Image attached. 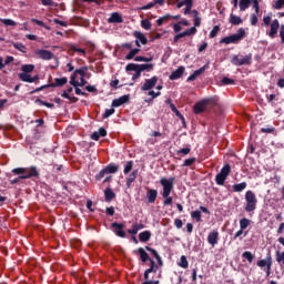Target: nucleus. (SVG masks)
<instances>
[{"mask_svg": "<svg viewBox=\"0 0 284 284\" xmlns=\"http://www.w3.org/2000/svg\"><path fill=\"white\" fill-rule=\"evenodd\" d=\"M100 136H108V131L104 128H100L91 135L92 141H99Z\"/></svg>", "mask_w": 284, "mask_h": 284, "instance_id": "obj_26", "label": "nucleus"}, {"mask_svg": "<svg viewBox=\"0 0 284 284\" xmlns=\"http://www.w3.org/2000/svg\"><path fill=\"white\" fill-rule=\"evenodd\" d=\"M231 63L233 65H252V53H248L247 55H233L231 59Z\"/></svg>", "mask_w": 284, "mask_h": 284, "instance_id": "obj_9", "label": "nucleus"}, {"mask_svg": "<svg viewBox=\"0 0 284 284\" xmlns=\"http://www.w3.org/2000/svg\"><path fill=\"white\" fill-rule=\"evenodd\" d=\"M125 71L126 72H135L132 75V81H136V79H141V70L139 69V67H136V63H129L125 67Z\"/></svg>", "mask_w": 284, "mask_h": 284, "instance_id": "obj_14", "label": "nucleus"}, {"mask_svg": "<svg viewBox=\"0 0 284 284\" xmlns=\"http://www.w3.org/2000/svg\"><path fill=\"white\" fill-rule=\"evenodd\" d=\"M144 250H146V252H151V254L154 256V258L158 262V265L163 266V260L161 258V255H159V252H156V250L150 247V246H145Z\"/></svg>", "mask_w": 284, "mask_h": 284, "instance_id": "obj_24", "label": "nucleus"}, {"mask_svg": "<svg viewBox=\"0 0 284 284\" xmlns=\"http://www.w3.org/2000/svg\"><path fill=\"white\" fill-rule=\"evenodd\" d=\"M31 22H32V23H37V26H39L40 28H48V27L45 26V22H43V21H41V20H38V19L32 18V19H31Z\"/></svg>", "mask_w": 284, "mask_h": 284, "instance_id": "obj_62", "label": "nucleus"}, {"mask_svg": "<svg viewBox=\"0 0 284 284\" xmlns=\"http://www.w3.org/2000/svg\"><path fill=\"white\" fill-rule=\"evenodd\" d=\"M230 172H232V166H230V164H225L215 176L216 185H225V181L227 180V176H230Z\"/></svg>", "mask_w": 284, "mask_h": 284, "instance_id": "obj_8", "label": "nucleus"}, {"mask_svg": "<svg viewBox=\"0 0 284 284\" xmlns=\"http://www.w3.org/2000/svg\"><path fill=\"white\" fill-rule=\"evenodd\" d=\"M207 243L209 245H212V247L219 245V230H213L209 233Z\"/></svg>", "mask_w": 284, "mask_h": 284, "instance_id": "obj_16", "label": "nucleus"}, {"mask_svg": "<svg viewBox=\"0 0 284 284\" xmlns=\"http://www.w3.org/2000/svg\"><path fill=\"white\" fill-rule=\"evenodd\" d=\"M247 187V182H241L239 184H233L232 190L233 192H243Z\"/></svg>", "mask_w": 284, "mask_h": 284, "instance_id": "obj_35", "label": "nucleus"}, {"mask_svg": "<svg viewBox=\"0 0 284 284\" xmlns=\"http://www.w3.org/2000/svg\"><path fill=\"white\" fill-rule=\"evenodd\" d=\"M130 101V94H124L118 99L112 101V108H121V105H125Z\"/></svg>", "mask_w": 284, "mask_h": 284, "instance_id": "obj_17", "label": "nucleus"}, {"mask_svg": "<svg viewBox=\"0 0 284 284\" xmlns=\"http://www.w3.org/2000/svg\"><path fill=\"white\" fill-rule=\"evenodd\" d=\"M252 225V220L243 217L240 220V227L242 230H247Z\"/></svg>", "mask_w": 284, "mask_h": 284, "instance_id": "obj_37", "label": "nucleus"}, {"mask_svg": "<svg viewBox=\"0 0 284 284\" xmlns=\"http://www.w3.org/2000/svg\"><path fill=\"white\" fill-rule=\"evenodd\" d=\"M276 261L280 265H284V252L276 251L275 253Z\"/></svg>", "mask_w": 284, "mask_h": 284, "instance_id": "obj_47", "label": "nucleus"}, {"mask_svg": "<svg viewBox=\"0 0 284 284\" xmlns=\"http://www.w3.org/2000/svg\"><path fill=\"white\" fill-rule=\"evenodd\" d=\"M1 23H3L4 26H17V22H14L11 19H0Z\"/></svg>", "mask_w": 284, "mask_h": 284, "instance_id": "obj_60", "label": "nucleus"}, {"mask_svg": "<svg viewBox=\"0 0 284 284\" xmlns=\"http://www.w3.org/2000/svg\"><path fill=\"white\" fill-rule=\"evenodd\" d=\"M136 176H139V170L132 171V173L126 179V187H131L134 181H136Z\"/></svg>", "mask_w": 284, "mask_h": 284, "instance_id": "obj_31", "label": "nucleus"}, {"mask_svg": "<svg viewBox=\"0 0 284 284\" xmlns=\"http://www.w3.org/2000/svg\"><path fill=\"white\" fill-rule=\"evenodd\" d=\"M205 70H207V65H203L202 68H200L199 70H195L187 79L186 81H196V79H199V77H201V74H203V72H205Z\"/></svg>", "mask_w": 284, "mask_h": 284, "instance_id": "obj_21", "label": "nucleus"}, {"mask_svg": "<svg viewBox=\"0 0 284 284\" xmlns=\"http://www.w3.org/2000/svg\"><path fill=\"white\" fill-rule=\"evenodd\" d=\"M70 50H72V52H78V54H81L82 57H85L87 54L85 49L78 48L74 44L70 45Z\"/></svg>", "mask_w": 284, "mask_h": 284, "instance_id": "obj_45", "label": "nucleus"}, {"mask_svg": "<svg viewBox=\"0 0 284 284\" xmlns=\"http://www.w3.org/2000/svg\"><path fill=\"white\" fill-rule=\"evenodd\" d=\"M141 27L144 30H152V22H150V20H148V19H144L141 21Z\"/></svg>", "mask_w": 284, "mask_h": 284, "instance_id": "obj_49", "label": "nucleus"}, {"mask_svg": "<svg viewBox=\"0 0 284 284\" xmlns=\"http://www.w3.org/2000/svg\"><path fill=\"white\" fill-rule=\"evenodd\" d=\"M34 103L39 104V105H44L45 108L52 109L54 108V103H50V102H45L41 99H36Z\"/></svg>", "mask_w": 284, "mask_h": 284, "instance_id": "obj_44", "label": "nucleus"}, {"mask_svg": "<svg viewBox=\"0 0 284 284\" xmlns=\"http://www.w3.org/2000/svg\"><path fill=\"white\" fill-rule=\"evenodd\" d=\"M134 168V162L133 161H128L124 165L123 173L124 174H130L132 172V169Z\"/></svg>", "mask_w": 284, "mask_h": 284, "instance_id": "obj_42", "label": "nucleus"}, {"mask_svg": "<svg viewBox=\"0 0 284 284\" xmlns=\"http://www.w3.org/2000/svg\"><path fill=\"white\" fill-rule=\"evenodd\" d=\"M61 98L68 99L69 101H72V103H77V101H79V98L69 95L67 91H63V93L61 94Z\"/></svg>", "mask_w": 284, "mask_h": 284, "instance_id": "obj_46", "label": "nucleus"}, {"mask_svg": "<svg viewBox=\"0 0 284 284\" xmlns=\"http://www.w3.org/2000/svg\"><path fill=\"white\" fill-rule=\"evenodd\" d=\"M159 83V77L154 75L151 79H145L144 84L141 87L142 92H148L156 87Z\"/></svg>", "mask_w": 284, "mask_h": 284, "instance_id": "obj_10", "label": "nucleus"}, {"mask_svg": "<svg viewBox=\"0 0 284 284\" xmlns=\"http://www.w3.org/2000/svg\"><path fill=\"white\" fill-rule=\"evenodd\" d=\"M12 45L16 50H19V52H23V54L28 52L27 48L21 42H13Z\"/></svg>", "mask_w": 284, "mask_h": 284, "instance_id": "obj_40", "label": "nucleus"}, {"mask_svg": "<svg viewBox=\"0 0 284 284\" xmlns=\"http://www.w3.org/2000/svg\"><path fill=\"white\" fill-rule=\"evenodd\" d=\"M36 57H38V59H42V61H52V59H54V53L45 49H38L36 50Z\"/></svg>", "mask_w": 284, "mask_h": 284, "instance_id": "obj_11", "label": "nucleus"}, {"mask_svg": "<svg viewBox=\"0 0 284 284\" xmlns=\"http://www.w3.org/2000/svg\"><path fill=\"white\" fill-rule=\"evenodd\" d=\"M196 163V158L186 159L183 163V168H190V165H194Z\"/></svg>", "mask_w": 284, "mask_h": 284, "instance_id": "obj_53", "label": "nucleus"}, {"mask_svg": "<svg viewBox=\"0 0 284 284\" xmlns=\"http://www.w3.org/2000/svg\"><path fill=\"white\" fill-rule=\"evenodd\" d=\"M175 181H176V178H170V179L162 178L160 180V184L163 187L162 196L165 199L163 201V205H172V196H170V194H172V190H174Z\"/></svg>", "mask_w": 284, "mask_h": 284, "instance_id": "obj_3", "label": "nucleus"}, {"mask_svg": "<svg viewBox=\"0 0 284 284\" xmlns=\"http://www.w3.org/2000/svg\"><path fill=\"white\" fill-rule=\"evenodd\" d=\"M88 72V67H82L80 69H77L71 77H74V80H77V75L79 74L82 78H85V73Z\"/></svg>", "mask_w": 284, "mask_h": 284, "instance_id": "obj_34", "label": "nucleus"}, {"mask_svg": "<svg viewBox=\"0 0 284 284\" xmlns=\"http://www.w3.org/2000/svg\"><path fill=\"white\" fill-rule=\"evenodd\" d=\"M192 14H193V26L190 29H186L183 32L178 33L176 36H174L173 38V43H179L180 39H183L185 37H193V34H196L197 30L196 28H201V16L199 13V11L196 9L192 10Z\"/></svg>", "mask_w": 284, "mask_h": 284, "instance_id": "obj_2", "label": "nucleus"}, {"mask_svg": "<svg viewBox=\"0 0 284 284\" xmlns=\"http://www.w3.org/2000/svg\"><path fill=\"white\" fill-rule=\"evenodd\" d=\"M68 83V78H55L54 82L51 84V88H63Z\"/></svg>", "mask_w": 284, "mask_h": 284, "instance_id": "obj_30", "label": "nucleus"}, {"mask_svg": "<svg viewBox=\"0 0 284 284\" xmlns=\"http://www.w3.org/2000/svg\"><path fill=\"white\" fill-rule=\"evenodd\" d=\"M242 258H246V261H248V263H252V261H254V254H252V252H250V251H245L242 254Z\"/></svg>", "mask_w": 284, "mask_h": 284, "instance_id": "obj_48", "label": "nucleus"}, {"mask_svg": "<svg viewBox=\"0 0 284 284\" xmlns=\"http://www.w3.org/2000/svg\"><path fill=\"white\" fill-rule=\"evenodd\" d=\"M152 239V232L150 231H143L139 234V240L141 243H148Z\"/></svg>", "mask_w": 284, "mask_h": 284, "instance_id": "obj_29", "label": "nucleus"}, {"mask_svg": "<svg viewBox=\"0 0 284 284\" xmlns=\"http://www.w3.org/2000/svg\"><path fill=\"white\" fill-rule=\"evenodd\" d=\"M207 105H216V101L212 98L201 100L200 102L195 103L193 106L194 114H203Z\"/></svg>", "mask_w": 284, "mask_h": 284, "instance_id": "obj_7", "label": "nucleus"}, {"mask_svg": "<svg viewBox=\"0 0 284 284\" xmlns=\"http://www.w3.org/2000/svg\"><path fill=\"white\" fill-rule=\"evenodd\" d=\"M133 254H139L140 261H142V263H146L149 261L150 267L146 270L151 274L152 273L156 274V272H159V265H156V262H154V260L150 257V254H148V252H145V248L139 247L133 251Z\"/></svg>", "mask_w": 284, "mask_h": 284, "instance_id": "obj_4", "label": "nucleus"}, {"mask_svg": "<svg viewBox=\"0 0 284 284\" xmlns=\"http://www.w3.org/2000/svg\"><path fill=\"white\" fill-rule=\"evenodd\" d=\"M21 70L23 74H30V72H34V64H23Z\"/></svg>", "mask_w": 284, "mask_h": 284, "instance_id": "obj_39", "label": "nucleus"}, {"mask_svg": "<svg viewBox=\"0 0 284 284\" xmlns=\"http://www.w3.org/2000/svg\"><path fill=\"white\" fill-rule=\"evenodd\" d=\"M116 110H114V106L112 109H106L105 112L102 114V119H109V116H112Z\"/></svg>", "mask_w": 284, "mask_h": 284, "instance_id": "obj_52", "label": "nucleus"}, {"mask_svg": "<svg viewBox=\"0 0 284 284\" xmlns=\"http://www.w3.org/2000/svg\"><path fill=\"white\" fill-rule=\"evenodd\" d=\"M105 174H108V172L105 171V169H102V170L95 175V181H101L102 179L105 178Z\"/></svg>", "mask_w": 284, "mask_h": 284, "instance_id": "obj_58", "label": "nucleus"}, {"mask_svg": "<svg viewBox=\"0 0 284 284\" xmlns=\"http://www.w3.org/2000/svg\"><path fill=\"white\" fill-rule=\"evenodd\" d=\"M245 39V29L240 28L237 30V33L224 37L220 40V43H225L226 45H230V43H239L240 41H243Z\"/></svg>", "mask_w": 284, "mask_h": 284, "instance_id": "obj_6", "label": "nucleus"}, {"mask_svg": "<svg viewBox=\"0 0 284 284\" xmlns=\"http://www.w3.org/2000/svg\"><path fill=\"white\" fill-rule=\"evenodd\" d=\"M133 37L135 38L136 48H141V45H148V37L143 34L141 31H134Z\"/></svg>", "mask_w": 284, "mask_h": 284, "instance_id": "obj_12", "label": "nucleus"}, {"mask_svg": "<svg viewBox=\"0 0 284 284\" xmlns=\"http://www.w3.org/2000/svg\"><path fill=\"white\" fill-rule=\"evenodd\" d=\"M178 265L179 267H182V270H187V267H190V262H187V257L185 255H182Z\"/></svg>", "mask_w": 284, "mask_h": 284, "instance_id": "obj_38", "label": "nucleus"}, {"mask_svg": "<svg viewBox=\"0 0 284 284\" xmlns=\"http://www.w3.org/2000/svg\"><path fill=\"white\" fill-rule=\"evenodd\" d=\"M170 102V109L173 113H175V116H178V119H181V121H183V123H185V118L183 116V114H181V111H179V109H176V105H174V103H172V100H168Z\"/></svg>", "mask_w": 284, "mask_h": 284, "instance_id": "obj_28", "label": "nucleus"}, {"mask_svg": "<svg viewBox=\"0 0 284 284\" xmlns=\"http://www.w3.org/2000/svg\"><path fill=\"white\" fill-rule=\"evenodd\" d=\"M222 85H234V79H230L227 77H224L221 80Z\"/></svg>", "mask_w": 284, "mask_h": 284, "instance_id": "obj_54", "label": "nucleus"}, {"mask_svg": "<svg viewBox=\"0 0 284 284\" xmlns=\"http://www.w3.org/2000/svg\"><path fill=\"white\" fill-rule=\"evenodd\" d=\"M273 8L274 10H282V8H284V0H276Z\"/></svg>", "mask_w": 284, "mask_h": 284, "instance_id": "obj_56", "label": "nucleus"}, {"mask_svg": "<svg viewBox=\"0 0 284 284\" xmlns=\"http://www.w3.org/2000/svg\"><path fill=\"white\" fill-rule=\"evenodd\" d=\"M88 81L85 78H80V82L74 80V75H71L70 78V85H73V88H83V85H87Z\"/></svg>", "mask_w": 284, "mask_h": 284, "instance_id": "obj_23", "label": "nucleus"}, {"mask_svg": "<svg viewBox=\"0 0 284 284\" xmlns=\"http://www.w3.org/2000/svg\"><path fill=\"white\" fill-rule=\"evenodd\" d=\"M263 23H264L265 28H268V26H270V31L267 34L271 39H276V34H278V28H280L281 41H282V43H284V24H281V22H278V19H274L272 21L271 16H264Z\"/></svg>", "mask_w": 284, "mask_h": 284, "instance_id": "obj_1", "label": "nucleus"}, {"mask_svg": "<svg viewBox=\"0 0 284 284\" xmlns=\"http://www.w3.org/2000/svg\"><path fill=\"white\" fill-rule=\"evenodd\" d=\"M276 130V128H274V126H268V128H262L261 129V132L263 133V134H272V132H274Z\"/></svg>", "mask_w": 284, "mask_h": 284, "instance_id": "obj_59", "label": "nucleus"}, {"mask_svg": "<svg viewBox=\"0 0 284 284\" xmlns=\"http://www.w3.org/2000/svg\"><path fill=\"white\" fill-rule=\"evenodd\" d=\"M108 23H123V17L120 16L119 12H113L110 18H108Z\"/></svg>", "mask_w": 284, "mask_h": 284, "instance_id": "obj_25", "label": "nucleus"}, {"mask_svg": "<svg viewBox=\"0 0 284 284\" xmlns=\"http://www.w3.org/2000/svg\"><path fill=\"white\" fill-rule=\"evenodd\" d=\"M174 225L178 230H181V227H183V221L181 219H175Z\"/></svg>", "mask_w": 284, "mask_h": 284, "instance_id": "obj_64", "label": "nucleus"}, {"mask_svg": "<svg viewBox=\"0 0 284 284\" xmlns=\"http://www.w3.org/2000/svg\"><path fill=\"white\" fill-rule=\"evenodd\" d=\"M250 21H251V26H256V23H258V13H255V12L252 13Z\"/></svg>", "mask_w": 284, "mask_h": 284, "instance_id": "obj_57", "label": "nucleus"}, {"mask_svg": "<svg viewBox=\"0 0 284 284\" xmlns=\"http://www.w3.org/2000/svg\"><path fill=\"white\" fill-rule=\"evenodd\" d=\"M219 32H221V27L214 26L212 31L210 32V39H214L216 34H219Z\"/></svg>", "mask_w": 284, "mask_h": 284, "instance_id": "obj_51", "label": "nucleus"}, {"mask_svg": "<svg viewBox=\"0 0 284 284\" xmlns=\"http://www.w3.org/2000/svg\"><path fill=\"white\" fill-rule=\"evenodd\" d=\"M19 79H21L24 83H34V81H39V75L30 77L28 73H19Z\"/></svg>", "mask_w": 284, "mask_h": 284, "instance_id": "obj_22", "label": "nucleus"}, {"mask_svg": "<svg viewBox=\"0 0 284 284\" xmlns=\"http://www.w3.org/2000/svg\"><path fill=\"white\" fill-rule=\"evenodd\" d=\"M11 172H12V174H16L18 176H23V174H26L28 172V169H26V168H16Z\"/></svg>", "mask_w": 284, "mask_h": 284, "instance_id": "obj_43", "label": "nucleus"}, {"mask_svg": "<svg viewBox=\"0 0 284 284\" xmlns=\"http://www.w3.org/2000/svg\"><path fill=\"white\" fill-rule=\"evenodd\" d=\"M185 72V67H179L175 71H173L169 79L170 81H176V79H181Z\"/></svg>", "mask_w": 284, "mask_h": 284, "instance_id": "obj_20", "label": "nucleus"}, {"mask_svg": "<svg viewBox=\"0 0 284 284\" xmlns=\"http://www.w3.org/2000/svg\"><path fill=\"white\" fill-rule=\"evenodd\" d=\"M201 211H193L191 212V219H195L196 223H201Z\"/></svg>", "mask_w": 284, "mask_h": 284, "instance_id": "obj_50", "label": "nucleus"}, {"mask_svg": "<svg viewBox=\"0 0 284 284\" xmlns=\"http://www.w3.org/2000/svg\"><path fill=\"white\" fill-rule=\"evenodd\" d=\"M156 196H159V191L155 189H148L146 201L148 203H156Z\"/></svg>", "mask_w": 284, "mask_h": 284, "instance_id": "obj_19", "label": "nucleus"}, {"mask_svg": "<svg viewBox=\"0 0 284 284\" xmlns=\"http://www.w3.org/2000/svg\"><path fill=\"white\" fill-rule=\"evenodd\" d=\"M156 4L154 3V0L146 6L141 7V10H152Z\"/></svg>", "mask_w": 284, "mask_h": 284, "instance_id": "obj_63", "label": "nucleus"}, {"mask_svg": "<svg viewBox=\"0 0 284 284\" xmlns=\"http://www.w3.org/2000/svg\"><path fill=\"white\" fill-rule=\"evenodd\" d=\"M251 0H240V10L241 12H245L247 8H250Z\"/></svg>", "mask_w": 284, "mask_h": 284, "instance_id": "obj_41", "label": "nucleus"}, {"mask_svg": "<svg viewBox=\"0 0 284 284\" xmlns=\"http://www.w3.org/2000/svg\"><path fill=\"white\" fill-rule=\"evenodd\" d=\"M182 24H180V22L175 23L173 26V32H175V34L181 33V31L183 30V27H181Z\"/></svg>", "mask_w": 284, "mask_h": 284, "instance_id": "obj_61", "label": "nucleus"}, {"mask_svg": "<svg viewBox=\"0 0 284 284\" xmlns=\"http://www.w3.org/2000/svg\"><path fill=\"white\" fill-rule=\"evenodd\" d=\"M230 23L232 26H241V23H243V19H241V17L239 16H234L233 13H231Z\"/></svg>", "mask_w": 284, "mask_h": 284, "instance_id": "obj_36", "label": "nucleus"}, {"mask_svg": "<svg viewBox=\"0 0 284 284\" xmlns=\"http://www.w3.org/2000/svg\"><path fill=\"white\" fill-rule=\"evenodd\" d=\"M136 68L141 70L142 72H152L154 70V64L146 63V64H136Z\"/></svg>", "mask_w": 284, "mask_h": 284, "instance_id": "obj_33", "label": "nucleus"}, {"mask_svg": "<svg viewBox=\"0 0 284 284\" xmlns=\"http://www.w3.org/2000/svg\"><path fill=\"white\" fill-rule=\"evenodd\" d=\"M190 152H192V149H190V148H184V149L178 150L176 154H178V155H181V154H182L183 156H187V154H189Z\"/></svg>", "mask_w": 284, "mask_h": 284, "instance_id": "obj_55", "label": "nucleus"}, {"mask_svg": "<svg viewBox=\"0 0 284 284\" xmlns=\"http://www.w3.org/2000/svg\"><path fill=\"white\" fill-rule=\"evenodd\" d=\"M26 170L27 172L20 179H39L41 176L37 166L26 168Z\"/></svg>", "mask_w": 284, "mask_h": 284, "instance_id": "obj_13", "label": "nucleus"}, {"mask_svg": "<svg viewBox=\"0 0 284 284\" xmlns=\"http://www.w3.org/2000/svg\"><path fill=\"white\" fill-rule=\"evenodd\" d=\"M104 170L106 171V174H116V172H119V165L116 163H110Z\"/></svg>", "mask_w": 284, "mask_h": 284, "instance_id": "obj_32", "label": "nucleus"}, {"mask_svg": "<svg viewBox=\"0 0 284 284\" xmlns=\"http://www.w3.org/2000/svg\"><path fill=\"white\" fill-rule=\"evenodd\" d=\"M272 263H273L272 253H267L265 260L257 261V267H261V268L265 267L266 270L267 267H272Z\"/></svg>", "mask_w": 284, "mask_h": 284, "instance_id": "obj_18", "label": "nucleus"}, {"mask_svg": "<svg viewBox=\"0 0 284 284\" xmlns=\"http://www.w3.org/2000/svg\"><path fill=\"white\" fill-rule=\"evenodd\" d=\"M244 199L246 204L244 206L245 212L248 214L256 211V205H258V200L256 199V193L254 191H246Z\"/></svg>", "mask_w": 284, "mask_h": 284, "instance_id": "obj_5", "label": "nucleus"}, {"mask_svg": "<svg viewBox=\"0 0 284 284\" xmlns=\"http://www.w3.org/2000/svg\"><path fill=\"white\" fill-rule=\"evenodd\" d=\"M111 225L114 227V234H116V236H120V239H125V231H123L125 225L123 223L114 222Z\"/></svg>", "mask_w": 284, "mask_h": 284, "instance_id": "obj_15", "label": "nucleus"}, {"mask_svg": "<svg viewBox=\"0 0 284 284\" xmlns=\"http://www.w3.org/2000/svg\"><path fill=\"white\" fill-rule=\"evenodd\" d=\"M104 199L106 203H110L112 200L116 199V193H114L110 187H106L104 190Z\"/></svg>", "mask_w": 284, "mask_h": 284, "instance_id": "obj_27", "label": "nucleus"}]
</instances>
